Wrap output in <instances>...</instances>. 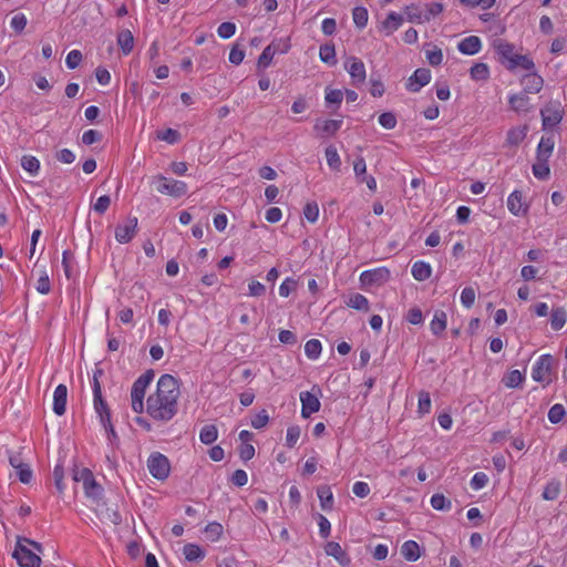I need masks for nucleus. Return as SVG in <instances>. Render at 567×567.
Here are the masks:
<instances>
[{"mask_svg":"<svg viewBox=\"0 0 567 567\" xmlns=\"http://www.w3.org/2000/svg\"><path fill=\"white\" fill-rule=\"evenodd\" d=\"M179 394L178 380L171 374H163L157 381L155 393L146 400L147 414L155 421H171L178 411Z\"/></svg>","mask_w":567,"mask_h":567,"instance_id":"nucleus-1","label":"nucleus"},{"mask_svg":"<svg viewBox=\"0 0 567 567\" xmlns=\"http://www.w3.org/2000/svg\"><path fill=\"white\" fill-rule=\"evenodd\" d=\"M155 373L152 369L141 374L133 383L131 389L132 409L135 413H143L144 396L147 386L153 381Z\"/></svg>","mask_w":567,"mask_h":567,"instance_id":"nucleus-2","label":"nucleus"},{"mask_svg":"<svg viewBox=\"0 0 567 567\" xmlns=\"http://www.w3.org/2000/svg\"><path fill=\"white\" fill-rule=\"evenodd\" d=\"M152 184L155 185L156 192L179 198L187 193V184L183 181L168 178L162 174L153 176Z\"/></svg>","mask_w":567,"mask_h":567,"instance_id":"nucleus-3","label":"nucleus"},{"mask_svg":"<svg viewBox=\"0 0 567 567\" xmlns=\"http://www.w3.org/2000/svg\"><path fill=\"white\" fill-rule=\"evenodd\" d=\"M554 358L550 354H542L533 367L532 378L543 386L553 382Z\"/></svg>","mask_w":567,"mask_h":567,"instance_id":"nucleus-4","label":"nucleus"},{"mask_svg":"<svg viewBox=\"0 0 567 567\" xmlns=\"http://www.w3.org/2000/svg\"><path fill=\"white\" fill-rule=\"evenodd\" d=\"M20 567H41V557L22 543L21 536L17 537L12 554Z\"/></svg>","mask_w":567,"mask_h":567,"instance_id":"nucleus-5","label":"nucleus"},{"mask_svg":"<svg viewBox=\"0 0 567 567\" xmlns=\"http://www.w3.org/2000/svg\"><path fill=\"white\" fill-rule=\"evenodd\" d=\"M147 468L154 478L165 481L171 473V463L164 454L153 452L147 458Z\"/></svg>","mask_w":567,"mask_h":567,"instance_id":"nucleus-6","label":"nucleus"},{"mask_svg":"<svg viewBox=\"0 0 567 567\" xmlns=\"http://www.w3.org/2000/svg\"><path fill=\"white\" fill-rule=\"evenodd\" d=\"M543 128L547 130L558 125L564 117V110L559 102H550L540 110Z\"/></svg>","mask_w":567,"mask_h":567,"instance_id":"nucleus-7","label":"nucleus"},{"mask_svg":"<svg viewBox=\"0 0 567 567\" xmlns=\"http://www.w3.org/2000/svg\"><path fill=\"white\" fill-rule=\"evenodd\" d=\"M321 390L318 386H313L311 391H303L300 393L301 401V416L307 419L311 414L318 412L320 410V401L317 396V393H320Z\"/></svg>","mask_w":567,"mask_h":567,"instance_id":"nucleus-8","label":"nucleus"},{"mask_svg":"<svg viewBox=\"0 0 567 567\" xmlns=\"http://www.w3.org/2000/svg\"><path fill=\"white\" fill-rule=\"evenodd\" d=\"M391 272L386 267L364 270L360 275V282L363 286H382L389 281Z\"/></svg>","mask_w":567,"mask_h":567,"instance_id":"nucleus-9","label":"nucleus"},{"mask_svg":"<svg viewBox=\"0 0 567 567\" xmlns=\"http://www.w3.org/2000/svg\"><path fill=\"white\" fill-rule=\"evenodd\" d=\"M344 68L350 74L352 85L359 87L365 82L367 72L362 60L357 56H349L344 62Z\"/></svg>","mask_w":567,"mask_h":567,"instance_id":"nucleus-10","label":"nucleus"},{"mask_svg":"<svg viewBox=\"0 0 567 567\" xmlns=\"http://www.w3.org/2000/svg\"><path fill=\"white\" fill-rule=\"evenodd\" d=\"M93 405L101 423L109 422L111 420V410L107 402L102 395L100 382H95L93 391Z\"/></svg>","mask_w":567,"mask_h":567,"instance_id":"nucleus-11","label":"nucleus"},{"mask_svg":"<svg viewBox=\"0 0 567 567\" xmlns=\"http://www.w3.org/2000/svg\"><path fill=\"white\" fill-rule=\"evenodd\" d=\"M431 81V71L429 69H416L414 73L410 76L409 82L406 84V89L410 92H419L423 86L429 84Z\"/></svg>","mask_w":567,"mask_h":567,"instance_id":"nucleus-12","label":"nucleus"},{"mask_svg":"<svg viewBox=\"0 0 567 567\" xmlns=\"http://www.w3.org/2000/svg\"><path fill=\"white\" fill-rule=\"evenodd\" d=\"M137 218L133 217L127 220L124 225H117L115 227V239L120 244L130 243L136 234Z\"/></svg>","mask_w":567,"mask_h":567,"instance_id":"nucleus-13","label":"nucleus"},{"mask_svg":"<svg viewBox=\"0 0 567 567\" xmlns=\"http://www.w3.org/2000/svg\"><path fill=\"white\" fill-rule=\"evenodd\" d=\"M507 208L514 216H524L528 212V206L523 203V194L515 189L507 198Z\"/></svg>","mask_w":567,"mask_h":567,"instance_id":"nucleus-14","label":"nucleus"},{"mask_svg":"<svg viewBox=\"0 0 567 567\" xmlns=\"http://www.w3.org/2000/svg\"><path fill=\"white\" fill-rule=\"evenodd\" d=\"M324 551L328 556L333 557L342 567H347L351 563L350 556L337 542H328L324 546Z\"/></svg>","mask_w":567,"mask_h":567,"instance_id":"nucleus-15","label":"nucleus"},{"mask_svg":"<svg viewBox=\"0 0 567 567\" xmlns=\"http://www.w3.org/2000/svg\"><path fill=\"white\" fill-rule=\"evenodd\" d=\"M494 48H495L496 53L499 56V59H498L499 62L505 68L507 66V63H509L511 60H513L515 58V55H517V53H515V51H514L515 50L514 44L508 43L506 41H503V40L495 41Z\"/></svg>","mask_w":567,"mask_h":567,"instance_id":"nucleus-16","label":"nucleus"},{"mask_svg":"<svg viewBox=\"0 0 567 567\" xmlns=\"http://www.w3.org/2000/svg\"><path fill=\"white\" fill-rule=\"evenodd\" d=\"M68 401V388L65 384H59L53 393V412L61 416L65 413Z\"/></svg>","mask_w":567,"mask_h":567,"instance_id":"nucleus-17","label":"nucleus"},{"mask_svg":"<svg viewBox=\"0 0 567 567\" xmlns=\"http://www.w3.org/2000/svg\"><path fill=\"white\" fill-rule=\"evenodd\" d=\"M522 84L524 86L525 93H538L544 84V80L540 75L536 74L534 71H529V73L525 74L522 79Z\"/></svg>","mask_w":567,"mask_h":567,"instance_id":"nucleus-18","label":"nucleus"},{"mask_svg":"<svg viewBox=\"0 0 567 567\" xmlns=\"http://www.w3.org/2000/svg\"><path fill=\"white\" fill-rule=\"evenodd\" d=\"M457 49L463 54L474 55L482 49V41L476 35H470L457 44Z\"/></svg>","mask_w":567,"mask_h":567,"instance_id":"nucleus-19","label":"nucleus"},{"mask_svg":"<svg viewBox=\"0 0 567 567\" xmlns=\"http://www.w3.org/2000/svg\"><path fill=\"white\" fill-rule=\"evenodd\" d=\"M528 126H516L507 131L505 145L511 147H517L527 136Z\"/></svg>","mask_w":567,"mask_h":567,"instance_id":"nucleus-20","label":"nucleus"},{"mask_svg":"<svg viewBox=\"0 0 567 567\" xmlns=\"http://www.w3.org/2000/svg\"><path fill=\"white\" fill-rule=\"evenodd\" d=\"M342 120L317 121L315 124V131L326 136H332L340 130Z\"/></svg>","mask_w":567,"mask_h":567,"instance_id":"nucleus-21","label":"nucleus"},{"mask_svg":"<svg viewBox=\"0 0 567 567\" xmlns=\"http://www.w3.org/2000/svg\"><path fill=\"white\" fill-rule=\"evenodd\" d=\"M555 142L553 137H542L537 146L536 158L537 161H548L551 156Z\"/></svg>","mask_w":567,"mask_h":567,"instance_id":"nucleus-22","label":"nucleus"},{"mask_svg":"<svg viewBox=\"0 0 567 567\" xmlns=\"http://www.w3.org/2000/svg\"><path fill=\"white\" fill-rule=\"evenodd\" d=\"M411 274L417 281H424L432 275V268L430 264L419 260L412 265Z\"/></svg>","mask_w":567,"mask_h":567,"instance_id":"nucleus-23","label":"nucleus"},{"mask_svg":"<svg viewBox=\"0 0 567 567\" xmlns=\"http://www.w3.org/2000/svg\"><path fill=\"white\" fill-rule=\"evenodd\" d=\"M401 555L408 561H416L420 556V546L415 540H406L401 547Z\"/></svg>","mask_w":567,"mask_h":567,"instance_id":"nucleus-24","label":"nucleus"},{"mask_svg":"<svg viewBox=\"0 0 567 567\" xmlns=\"http://www.w3.org/2000/svg\"><path fill=\"white\" fill-rule=\"evenodd\" d=\"M447 316L443 310H437L430 323L431 332L434 336H441L446 329Z\"/></svg>","mask_w":567,"mask_h":567,"instance_id":"nucleus-25","label":"nucleus"},{"mask_svg":"<svg viewBox=\"0 0 567 567\" xmlns=\"http://www.w3.org/2000/svg\"><path fill=\"white\" fill-rule=\"evenodd\" d=\"M517 68H520L526 71H534L535 63L527 55L517 54V55H515V58L513 60H511L509 63H507L506 69L509 71H514Z\"/></svg>","mask_w":567,"mask_h":567,"instance_id":"nucleus-26","label":"nucleus"},{"mask_svg":"<svg viewBox=\"0 0 567 567\" xmlns=\"http://www.w3.org/2000/svg\"><path fill=\"white\" fill-rule=\"evenodd\" d=\"M320 506L323 511H331L333 507V494L330 486L321 485L317 488Z\"/></svg>","mask_w":567,"mask_h":567,"instance_id":"nucleus-27","label":"nucleus"},{"mask_svg":"<svg viewBox=\"0 0 567 567\" xmlns=\"http://www.w3.org/2000/svg\"><path fill=\"white\" fill-rule=\"evenodd\" d=\"M117 44L123 54L127 55L134 48V37L130 30H123L117 34Z\"/></svg>","mask_w":567,"mask_h":567,"instance_id":"nucleus-28","label":"nucleus"},{"mask_svg":"<svg viewBox=\"0 0 567 567\" xmlns=\"http://www.w3.org/2000/svg\"><path fill=\"white\" fill-rule=\"evenodd\" d=\"M183 554L188 561H199L204 559L205 551L196 544L188 543L183 547Z\"/></svg>","mask_w":567,"mask_h":567,"instance_id":"nucleus-29","label":"nucleus"},{"mask_svg":"<svg viewBox=\"0 0 567 567\" xmlns=\"http://www.w3.org/2000/svg\"><path fill=\"white\" fill-rule=\"evenodd\" d=\"M403 22V17L396 12H390L386 19L382 22V28L386 30V34H391L398 30Z\"/></svg>","mask_w":567,"mask_h":567,"instance_id":"nucleus-30","label":"nucleus"},{"mask_svg":"<svg viewBox=\"0 0 567 567\" xmlns=\"http://www.w3.org/2000/svg\"><path fill=\"white\" fill-rule=\"evenodd\" d=\"M508 103L515 112L527 111L529 104V97L526 93L513 94L508 99Z\"/></svg>","mask_w":567,"mask_h":567,"instance_id":"nucleus-31","label":"nucleus"},{"mask_svg":"<svg viewBox=\"0 0 567 567\" xmlns=\"http://www.w3.org/2000/svg\"><path fill=\"white\" fill-rule=\"evenodd\" d=\"M567 320V312L564 308H556L551 311L550 315V326L555 331L560 330Z\"/></svg>","mask_w":567,"mask_h":567,"instance_id":"nucleus-32","label":"nucleus"},{"mask_svg":"<svg viewBox=\"0 0 567 567\" xmlns=\"http://www.w3.org/2000/svg\"><path fill=\"white\" fill-rule=\"evenodd\" d=\"M346 305L355 310L369 311V300L359 292L351 295Z\"/></svg>","mask_w":567,"mask_h":567,"instance_id":"nucleus-33","label":"nucleus"},{"mask_svg":"<svg viewBox=\"0 0 567 567\" xmlns=\"http://www.w3.org/2000/svg\"><path fill=\"white\" fill-rule=\"evenodd\" d=\"M560 482L557 480L549 481L543 491V498L545 501H555L560 494Z\"/></svg>","mask_w":567,"mask_h":567,"instance_id":"nucleus-34","label":"nucleus"},{"mask_svg":"<svg viewBox=\"0 0 567 567\" xmlns=\"http://www.w3.org/2000/svg\"><path fill=\"white\" fill-rule=\"evenodd\" d=\"M276 54L275 41L267 45L258 58L257 66L266 69L270 65L274 55Z\"/></svg>","mask_w":567,"mask_h":567,"instance_id":"nucleus-35","label":"nucleus"},{"mask_svg":"<svg viewBox=\"0 0 567 567\" xmlns=\"http://www.w3.org/2000/svg\"><path fill=\"white\" fill-rule=\"evenodd\" d=\"M218 437V430L215 425L208 424L202 427L199 433V440L206 445L213 444Z\"/></svg>","mask_w":567,"mask_h":567,"instance_id":"nucleus-36","label":"nucleus"},{"mask_svg":"<svg viewBox=\"0 0 567 567\" xmlns=\"http://www.w3.org/2000/svg\"><path fill=\"white\" fill-rule=\"evenodd\" d=\"M319 58L322 62L334 65L337 63L334 45L322 44L319 49Z\"/></svg>","mask_w":567,"mask_h":567,"instance_id":"nucleus-37","label":"nucleus"},{"mask_svg":"<svg viewBox=\"0 0 567 567\" xmlns=\"http://www.w3.org/2000/svg\"><path fill=\"white\" fill-rule=\"evenodd\" d=\"M21 166L32 176H35L40 169V161L35 156L23 155L21 158Z\"/></svg>","mask_w":567,"mask_h":567,"instance_id":"nucleus-38","label":"nucleus"},{"mask_svg":"<svg viewBox=\"0 0 567 567\" xmlns=\"http://www.w3.org/2000/svg\"><path fill=\"white\" fill-rule=\"evenodd\" d=\"M525 377L519 370H512L504 379L503 382L505 386L509 389H515L522 385Z\"/></svg>","mask_w":567,"mask_h":567,"instance_id":"nucleus-39","label":"nucleus"},{"mask_svg":"<svg viewBox=\"0 0 567 567\" xmlns=\"http://www.w3.org/2000/svg\"><path fill=\"white\" fill-rule=\"evenodd\" d=\"M322 350L321 342L318 339H310L305 344V353L308 359L316 360Z\"/></svg>","mask_w":567,"mask_h":567,"instance_id":"nucleus-40","label":"nucleus"},{"mask_svg":"<svg viewBox=\"0 0 567 567\" xmlns=\"http://www.w3.org/2000/svg\"><path fill=\"white\" fill-rule=\"evenodd\" d=\"M326 158L329 167L336 172L340 171L341 159L334 146L330 145L326 148Z\"/></svg>","mask_w":567,"mask_h":567,"instance_id":"nucleus-41","label":"nucleus"},{"mask_svg":"<svg viewBox=\"0 0 567 567\" xmlns=\"http://www.w3.org/2000/svg\"><path fill=\"white\" fill-rule=\"evenodd\" d=\"M470 75L475 81H484L489 76V70L485 63H475L471 70Z\"/></svg>","mask_w":567,"mask_h":567,"instance_id":"nucleus-42","label":"nucleus"},{"mask_svg":"<svg viewBox=\"0 0 567 567\" xmlns=\"http://www.w3.org/2000/svg\"><path fill=\"white\" fill-rule=\"evenodd\" d=\"M406 19L413 23H423L426 22L425 14L421 11V9L415 4H410L405 8Z\"/></svg>","mask_w":567,"mask_h":567,"instance_id":"nucleus-43","label":"nucleus"},{"mask_svg":"<svg viewBox=\"0 0 567 567\" xmlns=\"http://www.w3.org/2000/svg\"><path fill=\"white\" fill-rule=\"evenodd\" d=\"M224 528L220 523L212 522L206 525L204 533L210 542H216L223 535Z\"/></svg>","mask_w":567,"mask_h":567,"instance_id":"nucleus-44","label":"nucleus"},{"mask_svg":"<svg viewBox=\"0 0 567 567\" xmlns=\"http://www.w3.org/2000/svg\"><path fill=\"white\" fill-rule=\"evenodd\" d=\"M431 506L436 511H450L452 503L443 494L436 493L431 497Z\"/></svg>","mask_w":567,"mask_h":567,"instance_id":"nucleus-45","label":"nucleus"},{"mask_svg":"<svg viewBox=\"0 0 567 567\" xmlns=\"http://www.w3.org/2000/svg\"><path fill=\"white\" fill-rule=\"evenodd\" d=\"M368 18V10L364 7H355L352 10L353 22L359 29H363L367 25Z\"/></svg>","mask_w":567,"mask_h":567,"instance_id":"nucleus-46","label":"nucleus"},{"mask_svg":"<svg viewBox=\"0 0 567 567\" xmlns=\"http://www.w3.org/2000/svg\"><path fill=\"white\" fill-rule=\"evenodd\" d=\"M533 174L538 179H547L550 174L548 161H537L532 167Z\"/></svg>","mask_w":567,"mask_h":567,"instance_id":"nucleus-47","label":"nucleus"},{"mask_svg":"<svg viewBox=\"0 0 567 567\" xmlns=\"http://www.w3.org/2000/svg\"><path fill=\"white\" fill-rule=\"evenodd\" d=\"M379 124L385 130H393L396 124V115L393 112H384L379 115Z\"/></svg>","mask_w":567,"mask_h":567,"instance_id":"nucleus-48","label":"nucleus"},{"mask_svg":"<svg viewBox=\"0 0 567 567\" xmlns=\"http://www.w3.org/2000/svg\"><path fill=\"white\" fill-rule=\"evenodd\" d=\"M157 138L168 144H176L181 138V134L174 128H166L157 132Z\"/></svg>","mask_w":567,"mask_h":567,"instance_id":"nucleus-49","label":"nucleus"},{"mask_svg":"<svg viewBox=\"0 0 567 567\" xmlns=\"http://www.w3.org/2000/svg\"><path fill=\"white\" fill-rule=\"evenodd\" d=\"M566 414L563 404L556 403L548 411V420L553 424L559 423Z\"/></svg>","mask_w":567,"mask_h":567,"instance_id":"nucleus-50","label":"nucleus"},{"mask_svg":"<svg viewBox=\"0 0 567 567\" xmlns=\"http://www.w3.org/2000/svg\"><path fill=\"white\" fill-rule=\"evenodd\" d=\"M54 485L59 494H63L65 485L63 483L64 468L62 465L56 464L53 470Z\"/></svg>","mask_w":567,"mask_h":567,"instance_id":"nucleus-51","label":"nucleus"},{"mask_svg":"<svg viewBox=\"0 0 567 567\" xmlns=\"http://www.w3.org/2000/svg\"><path fill=\"white\" fill-rule=\"evenodd\" d=\"M431 410V396L426 391H421L419 394L417 412L421 415L427 414Z\"/></svg>","mask_w":567,"mask_h":567,"instance_id":"nucleus-52","label":"nucleus"},{"mask_svg":"<svg viewBox=\"0 0 567 567\" xmlns=\"http://www.w3.org/2000/svg\"><path fill=\"white\" fill-rule=\"evenodd\" d=\"M303 216L310 223H316L319 217V207L316 202L307 203L303 207Z\"/></svg>","mask_w":567,"mask_h":567,"instance_id":"nucleus-53","label":"nucleus"},{"mask_svg":"<svg viewBox=\"0 0 567 567\" xmlns=\"http://www.w3.org/2000/svg\"><path fill=\"white\" fill-rule=\"evenodd\" d=\"M19 481L23 484H29L32 481L33 473L29 464L23 463L16 468Z\"/></svg>","mask_w":567,"mask_h":567,"instance_id":"nucleus-54","label":"nucleus"},{"mask_svg":"<svg viewBox=\"0 0 567 567\" xmlns=\"http://www.w3.org/2000/svg\"><path fill=\"white\" fill-rule=\"evenodd\" d=\"M343 99V92L338 89H327L324 100L328 104H336L340 106Z\"/></svg>","mask_w":567,"mask_h":567,"instance_id":"nucleus-55","label":"nucleus"},{"mask_svg":"<svg viewBox=\"0 0 567 567\" xmlns=\"http://www.w3.org/2000/svg\"><path fill=\"white\" fill-rule=\"evenodd\" d=\"M301 434V430L298 425H292L287 429L286 445L292 449L298 442Z\"/></svg>","mask_w":567,"mask_h":567,"instance_id":"nucleus-56","label":"nucleus"},{"mask_svg":"<svg viewBox=\"0 0 567 567\" xmlns=\"http://www.w3.org/2000/svg\"><path fill=\"white\" fill-rule=\"evenodd\" d=\"M269 422V414L266 410H261L258 412L250 421V425L256 429L260 430L265 427Z\"/></svg>","mask_w":567,"mask_h":567,"instance_id":"nucleus-57","label":"nucleus"},{"mask_svg":"<svg viewBox=\"0 0 567 567\" xmlns=\"http://www.w3.org/2000/svg\"><path fill=\"white\" fill-rule=\"evenodd\" d=\"M236 32V24L233 22H223L217 28V34L221 39H229L231 38Z\"/></svg>","mask_w":567,"mask_h":567,"instance_id":"nucleus-58","label":"nucleus"},{"mask_svg":"<svg viewBox=\"0 0 567 567\" xmlns=\"http://www.w3.org/2000/svg\"><path fill=\"white\" fill-rule=\"evenodd\" d=\"M488 483V477L484 472H477L473 475L470 485L474 491L482 489Z\"/></svg>","mask_w":567,"mask_h":567,"instance_id":"nucleus-59","label":"nucleus"},{"mask_svg":"<svg viewBox=\"0 0 567 567\" xmlns=\"http://www.w3.org/2000/svg\"><path fill=\"white\" fill-rule=\"evenodd\" d=\"M462 305L470 309L475 302V290L472 287H465L461 292Z\"/></svg>","mask_w":567,"mask_h":567,"instance_id":"nucleus-60","label":"nucleus"},{"mask_svg":"<svg viewBox=\"0 0 567 567\" xmlns=\"http://www.w3.org/2000/svg\"><path fill=\"white\" fill-rule=\"evenodd\" d=\"M82 58H83V55H82L81 51H79V50L70 51L65 59L66 66L71 70L76 69L80 65Z\"/></svg>","mask_w":567,"mask_h":567,"instance_id":"nucleus-61","label":"nucleus"},{"mask_svg":"<svg viewBox=\"0 0 567 567\" xmlns=\"http://www.w3.org/2000/svg\"><path fill=\"white\" fill-rule=\"evenodd\" d=\"M102 138V133L96 130H87L82 135V142L85 145H92L94 143L101 142Z\"/></svg>","mask_w":567,"mask_h":567,"instance_id":"nucleus-62","label":"nucleus"},{"mask_svg":"<svg viewBox=\"0 0 567 567\" xmlns=\"http://www.w3.org/2000/svg\"><path fill=\"white\" fill-rule=\"evenodd\" d=\"M297 281L293 278H286L279 286V295L281 297H288L291 291L296 290Z\"/></svg>","mask_w":567,"mask_h":567,"instance_id":"nucleus-63","label":"nucleus"},{"mask_svg":"<svg viewBox=\"0 0 567 567\" xmlns=\"http://www.w3.org/2000/svg\"><path fill=\"white\" fill-rule=\"evenodd\" d=\"M110 205H111V197L109 195H103L97 198V200L93 205V209L99 215H103L109 209Z\"/></svg>","mask_w":567,"mask_h":567,"instance_id":"nucleus-64","label":"nucleus"}]
</instances>
